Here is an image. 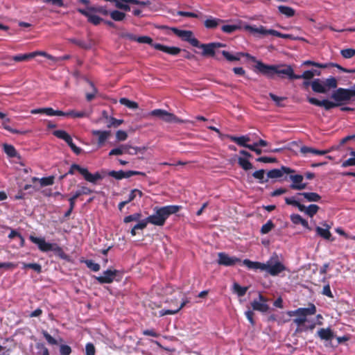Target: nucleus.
I'll return each mask as SVG.
<instances>
[{
  "label": "nucleus",
  "mask_w": 355,
  "mask_h": 355,
  "mask_svg": "<svg viewBox=\"0 0 355 355\" xmlns=\"http://www.w3.org/2000/svg\"><path fill=\"white\" fill-rule=\"evenodd\" d=\"M238 163L245 171L252 168V164L246 158L239 157Z\"/></svg>",
  "instance_id": "38"
},
{
  "label": "nucleus",
  "mask_w": 355,
  "mask_h": 355,
  "mask_svg": "<svg viewBox=\"0 0 355 355\" xmlns=\"http://www.w3.org/2000/svg\"><path fill=\"white\" fill-rule=\"evenodd\" d=\"M92 192V191L86 187H82L80 189L76 191L72 197L69 199L70 207L69 209L66 212L65 216L67 217L71 214L75 205V200L78 198V196L90 194Z\"/></svg>",
  "instance_id": "9"
},
{
  "label": "nucleus",
  "mask_w": 355,
  "mask_h": 355,
  "mask_svg": "<svg viewBox=\"0 0 355 355\" xmlns=\"http://www.w3.org/2000/svg\"><path fill=\"white\" fill-rule=\"evenodd\" d=\"M32 54L34 55V58L37 55H40V56L46 58L47 59L50 60L52 63L53 62V60H55V57L52 56L51 55L47 53L45 51H36L32 52Z\"/></svg>",
  "instance_id": "50"
},
{
  "label": "nucleus",
  "mask_w": 355,
  "mask_h": 355,
  "mask_svg": "<svg viewBox=\"0 0 355 355\" xmlns=\"http://www.w3.org/2000/svg\"><path fill=\"white\" fill-rule=\"evenodd\" d=\"M146 225H147V223H146L145 220L139 221V223H137V225H135L132 227V229L131 230V234L132 236H135L136 235V231L137 230H143V229H144L146 227Z\"/></svg>",
  "instance_id": "51"
},
{
  "label": "nucleus",
  "mask_w": 355,
  "mask_h": 355,
  "mask_svg": "<svg viewBox=\"0 0 355 355\" xmlns=\"http://www.w3.org/2000/svg\"><path fill=\"white\" fill-rule=\"evenodd\" d=\"M256 68L263 74L268 77H272L276 74V65H268L261 62H257Z\"/></svg>",
  "instance_id": "14"
},
{
  "label": "nucleus",
  "mask_w": 355,
  "mask_h": 355,
  "mask_svg": "<svg viewBox=\"0 0 355 355\" xmlns=\"http://www.w3.org/2000/svg\"><path fill=\"white\" fill-rule=\"evenodd\" d=\"M128 138V133L124 131L119 130L116 132V139L117 141H125Z\"/></svg>",
  "instance_id": "54"
},
{
  "label": "nucleus",
  "mask_w": 355,
  "mask_h": 355,
  "mask_svg": "<svg viewBox=\"0 0 355 355\" xmlns=\"http://www.w3.org/2000/svg\"><path fill=\"white\" fill-rule=\"evenodd\" d=\"M274 224L271 221V220H268L266 224H264L261 228V234H267L270 231H271V230L274 227Z\"/></svg>",
  "instance_id": "52"
},
{
  "label": "nucleus",
  "mask_w": 355,
  "mask_h": 355,
  "mask_svg": "<svg viewBox=\"0 0 355 355\" xmlns=\"http://www.w3.org/2000/svg\"><path fill=\"white\" fill-rule=\"evenodd\" d=\"M88 21L92 23L94 25H98L102 21V19L98 16L92 14V12L89 13V15L87 17Z\"/></svg>",
  "instance_id": "58"
},
{
  "label": "nucleus",
  "mask_w": 355,
  "mask_h": 355,
  "mask_svg": "<svg viewBox=\"0 0 355 355\" xmlns=\"http://www.w3.org/2000/svg\"><path fill=\"white\" fill-rule=\"evenodd\" d=\"M85 263H86L87 266L93 271L96 272L100 270V265L98 263L93 262L91 260H87L85 261Z\"/></svg>",
  "instance_id": "59"
},
{
  "label": "nucleus",
  "mask_w": 355,
  "mask_h": 355,
  "mask_svg": "<svg viewBox=\"0 0 355 355\" xmlns=\"http://www.w3.org/2000/svg\"><path fill=\"white\" fill-rule=\"evenodd\" d=\"M311 85L313 91L315 92L325 94L328 92V88L325 87L324 80L320 79H315L311 83Z\"/></svg>",
  "instance_id": "19"
},
{
  "label": "nucleus",
  "mask_w": 355,
  "mask_h": 355,
  "mask_svg": "<svg viewBox=\"0 0 355 355\" xmlns=\"http://www.w3.org/2000/svg\"><path fill=\"white\" fill-rule=\"evenodd\" d=\"M317 334L322 340H331L334 337V332L329 328H322L318 331Z\"/></svg>",
  "instance_id": "23"
},
{
  "label": "nucleus",
  "mask_w": 355,
  "mask_h": 355,
  "mask_svg": "<svg viewBox=\"0 0 355 355\" xmlns=\"http://www.w3.org/2000/svg\"><path fill=\"white\" fill-rule=\"evenodd\" d=\"M222 54L230 62L239 60L242 56H249L248 53H236L235 54H232L226 51H223Z\"/></svg>",
  "instance_id": "24"
},
{
  "label": "nucleus",
  "mask_w": 355,
  "mask_h": 355,
  "mask_svg": "<svg viewBox=\"0 0 355 355\" xmlns=\"http://www.w3.org/2000/svg\"><path fill=\"white\" fill-rule=\"evenodd\" d=\"M31 114H45L48 116H53V109L51 107H44V108H39L34 109L31 111Z\"/></svg>",
  "instance_id": "34"
},
{
  "label": "nucleus",
  "mask_w": 355,
  "mask_h": 355,
  "mask_svg": "<svg viewBox=\"0 0 355 355\" xmlns=\"http://www.w3.org/2000/svg\"><path fill=\"white\" fill-rule=\"evenodd\" d=\"M153 46L155 49L162 51L171 55H177L180 52V49L175 46H167L160 44H153Z\"/></svg>",
  "instance_id": "20"
},
{
  "label": "nucleus",
  "mask_w": 355,
  "mask_h": 355,
  "mask_svg": "<svg viewBox=\"0 0 355 355\" xmlns=\"http://www.w3.org/2000/svg\"><path fill=\"white\" fill-rule=\"evenodd\" d=\"M252 175H253V177L254 178L259 180V182H261V183H264V182L268 181V178L266 179V180L264 179V178H265V171L263 170V169L255 171L252 174Z\"/></svg>",
  "instance_id": "42"
},
{
  "label": "nucleus",
  "mask_w": 355,
  "mask_h": 355,
  "mask_svg": "<svg viewBox=\"0 0 355 355\" xmlns=\"http://www.w3.org/2000/svg\"><path fill=\"white\" fill-rule=\"evenodd\" d=\"M243 263L249 269L265 271L271 276H277L286 270L277 254L271 256L266 263L244 259Z\"/></svg>",
  "instance_id": "1"
},
{
  "label": "nucleus",
  "mask_w": 355,
  "mask_h": 355,
  "mask_svg": "<svg viewBox=\"0 0 355 355\" xmlns=\"http://www.w3.org/2000/svg\"><path fill=\"white\" fill-rule=\"evenodd\" d=\"M316 313V307L313 304H310L307 308H299L288 312L289 316H295L293 320L295 324L300 327L307 321V316L314 315Z\"/></svg>",
  "instance_id": "3"
},
{
  "label": "nucleus",
  "mask_w": 355,
  "mask_h": 355,
  "mask_svg": "<svg viewBox=\"0 0 355 355\" xmlns=\"http://www.w3.org/2000/svg\"><path fill=\"white\" fill-rule=\"evenodd\" d=\"M5 116H6V114H4ZM3 119V121H2V127L9 131L11 133H15V134H25L26 132V131H20V130H18L17 129H14V128H12L9 125H8V123L10 122V119L9 118H6V116H4V118L2 119Z\"/></svg>",
  "instance_id": "27"
},
{
  "label": "nucleus",
  "mask_w": 355,
  "mask_h": 355,
  "mask_svg": "<svg viewBox=\"0 0 355 355\" xmlns=\"http://www.w3.org/2000/svg\"><path fill=\"white\" fill-rule=\"evenodd\" d=\"M277 8L281 14L287 17H291L295 14V10L293 8L286 6H279Z\"/></svg>",
  "instance_id": "29"
},
{
  "label": "nucleus",
  "mask_w": 355,
  "mask_h": 355,
  "mask_svg": "<svg viewBox=\"0 0 355 355\" xmlns=\"http://www.w3.org/2000/svg\"><path fill=\"white\" fill-rule=\"evenodd\" d=\"M116 270H107L100 277H97L96 279L101 284H110L113 282L116 277Z\"/></svg>",
  "instance_id": "15"
},
{
  "label": "nucleus",
  "mask_w": 355,
  "mask_h": 355,
  "mask_svg": "<svg viewBox=\"0 0 355 355\" xmlns=\"http://www.w3.org/2000/svg\"><path fill=\"white\" fill-rule=\"evenodd\" d=\"M319 207L316 205H310L306 209V214L310 217H313L318 211Z\"/></svg>",
  "instance_id": "49"
},
{
  "label": "nucleus",
  "mask_w": 355,
  "mask_h": 355,
  "mask_svg": "<svg viewBox=\"0 0 355 355\" xmlns=\"http://www.w3.org/2000/svg\"><path fill=\"white\" fill-rule=\"evenodd\" d=\"M291 220L294 224H301L303 227L309 229L308 222L298 214H292L291 216Z\"/></svg>",
  "instance_id": "30"
},
{
  "label": "nucleus",
  "mask_w": 355,
  "mask_h": 355,
  "mask_svg": "<svg viewBox=\"0 0 355 355\" xmlns=\"http://www.w3.org/2000/svg\"><path fill=\"white\" fill-rule=\"evenodd\" d=\"M60 352L61 355H69L71 353V349L69 345H61L60 347Z\"/></svg>",
  "instance_id": "62"
},
{
  "label": "nucleus",
  "mask_w": 355,
  "mask_h": 355,
  "mask_svg": "<svg viewBox=\"0 0 355 355\" xmlns=\"http://www.w3.org/2000/svg\"><path fill=\"white\" fill-rule=\"evenodd\" d=\"M4 152L10 157L17 155V153L13 146L9 144H3Z\"/></svg>",
  "instance_id": "39"
},
{
  "label": "nucleus",
  "mask_w": 355,
  "mask_h": 355,
  "mask_svg": "<svg viewBox=\"0 0 355 355\" xmlns=\"http://www.w3.org/2000/svg\"><path fill=\"white\" fill-rule=\"evenodd\" d=\"M77 10L83 15L87 17L89 15V13L96 11V8L92 6H87L85 9L78 8Z\"/></svg>",
  "instance_id": "55"
},
{
  "label": "nucleus",
  "mask_w": 355,
  "mask_h": 355,
  "mask_svg": "<svg viewBox=\"0 0 355 355\" xmlns=\"http://www.w3.org/2000/svg\"><path fill=\"white\" fill-rule=\"evenodd\" d=\"M233 289H234V291L236 292L239 296L241 297L245 294V293L248 290V288L242 287L239 284L234 283L233 285Z\"/></svg>",
  "instance_id": "44"
},
{
  "label": "nucleus",
  "mask_w": 355,
  "mask_h": 355,
  "mask_svg": "<svg viewBox=\"0 0 355 355\" xmlns=\"http://www.w3.org/2000/svg\"><path fill=\"white\" fill-rule=\"evenodd\" d=\"M291 180L293 181V184L291 185V188L296 190H302L306 187V184L302 183L303 176L301 175H295L290 176Z\"/></svg>",
  "instance_id": "16"
},
{
  "label": "nucleus",
  "mask_w": 355,
  "mask_h": 355,
  "mask_svg": "<svg viewBox=\"0 0 355 355\" xmlns=\"http://www.w3.org/2000/svg\"><path fill=\"white\" fill-rule=\"evenodd\" d=\"M245 29L253 35H270V31H272V29H266L263 26H260L259 27H256L254 26H245Z\"/></svg>",
  "instance_id": "18"
},
{
  "label": "nucleus",
  "mask_w": 355,
  "mask_h": 355,
  "mask_svg": "<svg viewBox=\"0 0 355 355\" xmlns=\"http://www.w3.org/2000/svg\"><path fill=\"white\" fill-rule=\"evenodd\" d=\"M300 151L303 154L310 153H312V154L316 155H323L328 153L330 150H317V149L310 148L308 146H302L300 148Z\"/></svg>",
  "instance_id": "26"
},
{
  "label": "nucleus",
  "mask_w": 355,
  "mask_h": 355,
  "mask_svg": "<svg viewBox=\"0 0 355 355\" xmlns=\"http://www.w3.org/2000/svg\"><path fill=\"white\" fill-rule=\"evenodd\" d=\"M110 15L113 20L117 21H122L125 17V14L124 12L118 10H114L110 12Z\"/></svg>",
  "instance_id": "37"
},
{
  "label": "nucleus",
  "mask_w": 355,
  "mask_h": 355,
  "mask_svg": "<svg viewBox=\"0 0 355 355\" xmlns=\"http://www.w3.org/2000/svg\"><path fill=\"white\" fill-rule=\"evenodd\" d=\"M340 54L345 58L349 59L355 55V49H346L340 51Z\"/></svg>",
  "instance_id": "48"
},
{
  "label": "nucleus",
  "mask_w": 355,
  "mask_h": 355,
  "mask_svg": "<svg viewBox=\"0 0 355 355\" xmlns=\"http://www.w3.org/2000/svg\"><path fill=\"white\" fill-rule=\"evenodd\" d=\"M119 103L132 110H136L139 107L137 103L130 101L126 98H120Z\"/></svg>",
  "instance_id": "33"
},
{
  "label": "nucleus",
  "mask_w": 355,
  "mask_h": 355,
  "mask_svg": "<svg viewBox=\"0 0 355 355\" xmlns=\"http://www.w3.org/2000/svg\"><path fill=\"white\" fill-rule=\"evenodd\" d=\"M67 144L70 146V148H71V150L77 155L80 154L81 153V148L77 147L73 143V141H72V138L71 137V136L69 135V136L67 137V138H66V139L64 140Z\"/></svg>",
  "instance_id": "40"
},
{
  "label": "nucleus",
  "mask_w": 355,
  "mask_h": 355,
  "mask_svg": "<svg viewBox=\"0 0 355 355\" xmlns=\"http://www.w3.org/2000/svg\"><path fill=\"white\" fill-rule=\"evenodd\" d=\"M141 218V214L139 213L134 214L132 215L128 216L125 217L124 222L130 223L131 221H139Z\"/></svg>",
  "instance_id": "60"
},
{
  "label": "nucleus",
  "mask_w": 355,
  "mask_h": 355,
  "mask_svg": "<svg viewBox=\"0 0 355 355\" xmlns=\"http://www.w3.org/2000/svg\"><path fill=\"white\" fill-rule=\"evenodd\" d=\"M329 227L327 226L326 228H322L320 227H317L315 230L318 235H320L321 237L329 239L331 236V233L329 230Z\"/></svg>",
  "instance_id": "35"
},
{
  "label": "nucleus",
  "mask_w": 355,
  "mask_h": 355,
  "mask_svg": "<svg viewBox=\"0 0 355 355\" xmlns=\"http://www.w3.org/2000/svg\"><path fill=\"white\" fill-rule=\"evenodd\" d=\"M146 148H145V147L139 148V147H133V146H130V149H128L127 150L126 153H128L129 155H136L138 153H144L146 151Z\"/></svg>",
  "instance_id": "53"
},
{
  "label": "nucleus",
  "mask_w": 355,
  "mask_h": 355,
  "mask_svg": "<svg viewBox=\"0 0 355 355\" xmlns=\"http://www.w3.org/2000/svg\"><path fill=\"white\" fill-rule=\"evenodd\" d=\"M298 196H302L309 202H318L321 197L316 193L304 192L298 193Z\"/></svg>",
  "instance_id": "28"
},
{
  "label": "nucleus",
  "mask_w": 355,
  "mask_h": 355,
  "mask_svg": "<svg viewBox=\"0 0 355 355\" xmlns=\"http://www.w3.org/2000/svg\"><path fill=\"white\" fill-rule=\"evenodd\" d=\"M54 178L53 176L43 178L40 180V183L42 187L49 186L53 184Z\"/></svg>",
  "instance_id": "56"
},
{
  "label": "nucleus",
  "mask_w": 355,
  "mask_h": 355,
  "mask_svg": "<svg viewBox=\"0 0 355 355\" xmlns=\"http://www.w3.org/2000/svg\"><path fill=\"white\" fill-rule=\"evenodd\" d=\"M220 22H221L220 19L210 17L205 21L204 24L207 28H214L218 26Z\"/></svg>",
  "instance_id": "31"
},
{
  "label": "nucleus",
  "mask_w": 355,
  "mask_h": 355,
  "mask_svg": "<svg viewBox=\"0 0 355 355\" xmlns=\"http://www.w3.org/2000/svg\"><path fill=\"white\" fill-rule=\"evenodd\" d=\"M75 171H78L82 175H83L85 179L89 182L94 183L97 180L101 179V176L98 173L92 174L88 171V170L86 168H83L79 165L75 164L71 166L68 174L73 175L74 174Z\"/></svg>",
  "instance_id": "5"
},
{
  "label": "nucleus",
  "mask_w": 355,
  "mask_h": 355,
  "mask_svg": "<svg viewBox=\"0 0 355 355\" xmlns=\"http://www.w3.org/2000/svg\"><path fill=\"white\" fill-rule=\"evenodd\" d=\"M142 192L139 189H133L131 191L130 193L129 194L128 198L125 200L128 203L132 201L136 198V197L138 196L139 197L142 196Z\"/></svg>",
  "instance_id": "47"
},
{
  "label": "nucleus",
  "mask_w": 355,
  "mask_h": 355,
  "mask_svg": "<svg viewBox=\"0 0 355 355\" xmlns=\"http://www.w3.org/2000/svg\"><path fill=\"white\" fill-rule=\"evenodd\" d=\"M34 58V55L32 54V53H26V54H19L17 55L12 57V60L15 62H23V61H27L30 59H32Z\"/></svg>",
  "instance_id": "36"
},
{
  "label": "nucleus",
  "mask_w": 355,
  "mask_h": 355,
  "mask_svg": "<svg viewBox=\"0 0 355 355\" xmlns=\"http://www.w3.org/2000/svg\"><path fill=\"white\" fill-rule=\"evenodd\" d=\"M109 175L118 180H121L124 178H130V175H125V173L122 171H112L109 173Z\"/></svg>",
  "instance_id": "45"
},
{
  "label": "nucleus",
  "mask_w": 355,
  "mask_h": 355,
  "mask_svg": "<svg viewBox=\"0 0 355 355\" xmlns=\"http://www.w3.org/2000/svg\"><path fill=\"white\" fill-rule=\"evenodd\" d=\"M315 76V73L313 71L308 70L305 71L302 75H295V79H305V80H311Z\"/></svg>",
  "instance_id": "41"
},
{
  "label": "nucleus",
  "mask_w": 355,
  "mask_h": 355,
  "mask_svg": "<svg viewBox=\"0 0 355 355\" xmlns=\"http://www.w3.org/2000/svg\"><path fill=\"white\" fill-rule=\"evenodd\" d=\"M325 87L328 88V91L330 89H334L337 87V80L335 78H329L324 80Z\"/></svg>",
  "instance_id": "43"
},
{
  "label": "nucleus",
  "mask_w": 355,
  "mask_h": 355,
  "mask_svg": "<svg viewBox=\"0 0 355 355\" xmlns=\"http://www.w3.org/2000/svg\"><path fill=\"white\" fill-rule=\"evenodd\" d=\"M92 134L96 137L98 146H102L110 138L111 132L110 130H92Z\"/></svg>",
  "instance_id": "13"
},
{
  "label": "nucleus",
  "mask_w": 355,
  "mask_h": 355,
  "mask_svg": "<svg viewBox=\"0 0 355 355\" xmlns=\"http://www.w3.org/2000/svg\"><path fill=\"white\" fill-rule=\"evenodd\" d=\"M198 47L203 49L202 54L205 55H214L215 49L214 48V45H212L211 43L208 44H199Z\"/></svg>",
  "instance_id": "32"
},
{
  "label": "nucleus",
  "mask_w": 355,
  "mask_h": 355,
  "mask_svg": "<svg viewBox=\"0 0 355 355\" xmlns=\"http://www.w3.org/2000/svg\"><path fill=\"white\" fill-rule=\"evenodd\" d=\"M23 268H31L33 270H34L35 271L37 272H40L42 271V266L38 264V263H23Z\"/></svg>",
  "instance_id": "57"
},
{
  "label": "nucleus",
  "mask_w": 355,
  "mask_h": 355,
  "mask_svg": "<svg viewBox=\"0 0 355 355\" xmlns=\"http://www.w3.org/2000/svg\"><path fill=\"white\" fill-rule=\"evenodd\" d=\"M218 263L225 266H231L241 261L240 259L235 257H230L224 252H219Z\"/></svg>",
  "instance_id": "11"
},
{
  "label": "nucleus",
  "mask_w": 355,
  "mask_h": 355,
  "mask_svg": "<svg viewBox=\"0 0 355 355\" xmlns=\"http://www.w3.org/2000/svg\"><path fill=\"white\" fill-rule=\"evenodd\" d=\"M29 239L35 244L42 252H60L61 248L55 243H47L44 238L36 237L33 235L29 236Z\"/></svg>",
  "instance_id": "4"
},
{
  "label": "nucleus",
  "mask_w": 355,
  "mask_h": 355,
  "mask_svg": "<svg viewBox=\"0 0 355 355\" xmlns=\"http://www.w3.org/2000/svg\"><path fill=\"white\" fill-rule=\"evenodd\" d=\"M86 355H95V347L92 343H87L85 346Z\"/></svg>",
  "instance_id": "63"
},
{
  "label": "nucleus",
  "mask_w": 355,
  "mask_h": 355,
  "mask_svg": "<svg viewBox=\"0 0 355 355\" xmlns=\"http://www.w3.org/2000/svg\"><path fill=\"white\" fill-rule=\"evenodd\" d=\"M268 300L262 295L259 294V300H254V301H252L251 305L252 309L255 311L266 312L269 309L268 305L266 304Z\"/></svg>",
  "instance_id": "12"
},
{
  "label": "nucleus",
  "mask_w": 355,
  "mask_h": 355,
  "mask_svg": "<svg viewBox=\"0 0 355 355\" xmlns=\"http://www.w3.org/2000/svg\"><path fill=\"white\" fill-rule=\"evenodd\" d=\"M351 166H355V156H351L350 158L347 159L342 163V167L343 168Z\"/></svg>",
  "instance_id": "64"
},
{
  "label": "nucleus",
  "mask_w": 355,
  "mask_h": 355,
  "mask_svg": "<svg viewBox=\"0 0 355 355\" xmlns=\"http://www.w3.org/2000/svg\"><path fill=\"white\" fill-rule=\"evenodd\" d=\"M182 302H181V304L180 305H178L176 304L175 305V309H163V310H161L159 312V316H164L166 315H174L175 313H177L178 311H180L184 306L185 304L188 302V301L187 300H184L183 298H182Z\"/></svg>",
  "instance_id": "21"
},
{
  "label": "nucleus",
  "mask_w": 355,
  "mask_h": 355,
  "mask_svg": "<svg viewBox=\"0 0 355 355\" xmlns=\"http://www.w3.org/2000/svg\"><path fill=\"white\" fill-rule=\"evenodd\" d=\"M150 116L157 117L166 123H184L185 121L180 119L173 114L164 110L157 109L151 111Z\"/></svg>",
  "instance_id": "6"
},
{
  "label": "nucleus",
  "mask_w": 355,
  "mask_h": 355,
  "mask_svg": "<svg viewBox=\"0 0 355 355\" xmlns=\"http://www.w3.org/2000/svg\"><path fill=\"white\" fill-rule=\"evenodd\" d=\"M130 145L129 144L120 145L117 148L112 149L109 153V155L112 156L123 155L124 153H126L127 150L130 149Z\"/></svg>",
  "instance_id": "25"
},
{
  "label": "nucleus",
  "mask_w": 355,
  "mask_h": 355,
  "mask_svg": "<svg viewBox=\"0 0 355 355\" xmlns=\"http://www.w3.org/2000/svg\"><path fill=\"white\" fill-rule=\"evenodd\" d=\"M181 209L178 205H168L162 207H155V214L147 217L145 220L146 223H151L155 225L162 226L164 224L167 218L173 214H175Z\"/></svg>",
  "instance_id": "2"
},
{
  "label": "nucleus",
  "mask_w": 355,
  "mask_h": 355,
  "mask_svg": "<svg viewBox=\"0 0 355 355\" xmlns=\"http://www.w3.org/2000/svg\"><path fill=\"white\" fill-rule=\"evenodd\" d=\"M171 31L182 40L189 42L193 46H199V41L193 37L191 31L180 30L176 28H172Z\"/></svg>",
  "instance_id": "7"
},
{
  "label": "nucleus",
  "mask_w": 355,
  "mask_h": 355,
  "mask_svg": "<svg viewBox=\"0 0 355 355\" xmlns=\"http://www.w3.org/2000/svg\"><path fill=\"white\" fill-rule=\"evenodd\" d=\"M239 27L236 25H225L222 26L223 32L227 33H232L237 30Z\"/></svg>",
  "instance_id": "61"
},
{
  "label": "nucleus",
  "mask_w": 355,
  "mask_h": 355,
  "mask_svg": "<svg viewBox=\"0 0 355 355\" xmlns=\"http://www.w3.org/2000/svg\"><path fill=\"white\" fill-rule=\"evenodd\" d=\"M294 171L290 168L282 166L280 169H272L268 172L267 178H277L283 175L284 173H291Z\"/></svg>",
  "instance_id": "17"
},
{
  "label": "nucleus",
  "mask_w": 355,
  "mask_h": 355,
  "mask_svg": "<svg viewBox=\"0 0 355 355\" xmlns=\"http://www.w3.org/2000/svg\"><path fill=\"white\" fill-rule=\"evenodd\" d=\"M354 96L355 90L339 88L333 93L331 98L336 101L341 102L349 101Z\"/></svg>",
  "instance_id": "8"
},
{
  "label": "nucleus",
  "mask_w": 355,
  "mask_h": 355,
  "mask_svg": "<svg viewBox=\"0 0 355 355\" xmlns=\"http://www.w3.org/2000/svg\"><path fill=\"white\" fill-rule=\"evenodd\" d=\"M232 141L236 143L239 146L248 148V146H250L251 144H248L247 143L250 141V139L248 136H241V137H234L229 135L227 136Z\"/></svg>",
  "instance_id": "22"
},
{
  "label": "nucleus",
  "mask_w": 355,
  "mask_h": 355,
  "mask_svg": "<svg viewBox=\"0 0 355 355\" xmlns=\"http://www.w3.org/2000/svg\"><path fill=\"white\" fill-rule=\"evenodd\" d=\"M276 74L281 77L286 76L290 79H295V74L291 65L277 64Z\"/></svg>",
  "instance_id": "10"
},
{
  "label": "nucleus",
  "mask_w": 355,
  "mask_h": 355,
  "mask_svg": "<svg viewBox=\"0 0 355 355\" xmlns=\"http://www.w3.org/2000/svg\"><path fill=\"white\" fill-rule=\"evenodd\" d=\"M132 38L134 40L138 42L139 43L149 44L151 46H153V44H155V43L153 42V40L150 37H148V36H141V37H134Z\"/></svg>",
  "instance_id": "46"
}]
</instances>
